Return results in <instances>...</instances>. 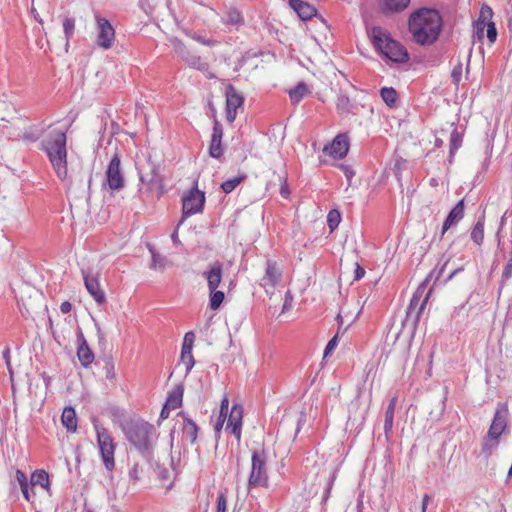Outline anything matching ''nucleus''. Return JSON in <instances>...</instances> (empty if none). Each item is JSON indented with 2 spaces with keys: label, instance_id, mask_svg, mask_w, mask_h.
<instances>
[{
  "label": "nucleus",
  "instance_id": "nucleus-40",
  "mask_svg": "<svg viewBox=\"0 0 512 512\" xmlns=\"http://www.w3.org/2000/svg\"><path fill=\"white\" fill-rule=\"evenodd\" d=\"M341 221V214L338 210L333 209L327 215V225L330 231H334Z\"/></svg>",
  "mask_w": 512,
  "mask_h": 512
},
{
  "label": "nucleus",
  "instance_id": "nucleus-63",
  "mask_svg": "<svg viewBox=\"0 0 512 512\" xmlns=\"http://www.w3.org/2000/svg\"><path fill=\"white\" fill-rule=\"evenodd\" d=\"M306 418H307L306 413L304 411H301L298 421H297L296 433H298L300 431L302 425L306 422Z\"/></svg>",
  "mask_w": 512,
  "mask_h": 512
},
{
  "label": "nucleus",
  "instance_id": "nucleus-24",
  "mask_svg": "<svg viewBox=\"0 0 512 512\" xmlns=\"http://www.w3.org/2000/svg\"><path fill=\"white\" fill-rule=\"evenodd\" d=\"M223 130H213L209 145V155L212 158L219 159L225 151V147L222 144Z\"/></svg>",
  "mask_w": 512,
  "mask_h": 512
},
{
  "label": "nucleus",
  "instance_id": "nucleus-23",
  "mask_svg": "<svg viewBox=\"0 0 512 512\" xmlns=\"http://www.w3.org/2000/svg\"><path fill=\"white\" fill-rule=\"evenodd\" d=\"M178 415L183 418V435L190 440L191 444H194L199 430L197 424L184 411H180Z\"/></svg>",
  "mask_w": 512,
  "mask_h": 512
},
{
  "label": "nucleus",
  "instance_id": "nucleus-15",
  "mask_svg": "<svg viewBox=\"0 0 512 512\" xmlns=\"http://www.w3.org/2000/svg\"><path fill=\"white\" fill-rule=\"evenodd\" d=\"M242 418L243 407L239 404H233L228 417L226 430L230 431V433L237 439V441L241 440Z\"/></svg>",
  "mask_w": 512,
  "mask_h": 512
},
{
  "label": "nucleus",
  "instance_id": "nucleus-43",
  "mask_svg": "<svg viewBox=\"0 0 512 512\" xmlns=\"http://www.w3.org/2000/svg\"><path fill=\"white\" fill-rule=\"evenodd\" d=\"M16 480L18 481V483L21 487L23 496L25 497V499L27 501H29V496H27V485H29L30 483H28L26 474L24 472H22L21 470H17L16 471Z\"/></svg>",
  "mask_w": 512,
  "mask_h": 512
},
{
  "label": "nucleus",
  "instance_id": "nucleus-51",
  "mask_svg": "<svg viewBox=\"0 0 512 512\" xmlns=\"http://www.w3.org/2000/svg\"><path fill=\"white\" fill-rule=\"evenodd\" d=\"M193 39L202 45L210 46V47H213L218 43L216 40H213L210 38H205L204 36L199 35V34L193 35Z\"/></svg>",
  "mask_w": 512,
  "mask_h": 512
},
{
  "label": "nucleus",
  "instance_id": "nucleus-28",
  "mask_svg": "<svg viewBox=\"0 0 512 512\" xmlns=\"http://www.w3.org/2000/svg\"><path fill=\"white\" fill-rule=\"evenodd\" d=\"M223 23L236 28H239L244 24V17L240 10L235 7H231L227 10Z\"/></svg>",
  "mask_w": 512,
  "mask_h": 512
},
{
  "label": "nucleus",
  "instance_id": "nucleus-32",
  "mask_svg": "<svg viewBox=\"0 0 512 512\" xmlns=\"http://www.w3.org/2000/svg\"><path fill=\"white\" fill-rule=\"evenodd\" d=\"M353 105L345 94H339L336 101V109L340 116H347L351 113Z\"/></svg>",
  "mask_w": 512,
  "mask_h": 512
},
{
  "label": "nucleus",
  "instance_id": "nucleus-36",
  "mask_svg": "<svg viewBox=\"0 0 512 512\" xmlns=\"http://www.w3.org/2000/svg\"><path fill=\"white\" fill-rule=\"evenodd\" d=\"M380 96L389 107H394L398 99L397 92L392 87L382 88L380 90Z\"/></svg>",
  "mask_w": 512,
  "mask_h": 512
},
{
  "label": "nucleus",
  "instance_id": "nucleus-31",
  "mask_svg": "<svg viewBox=\"0 0 512 512\" xmlns=\"http://www.w3.org/2000/svg\"><path fill=\"white\" fill-rule=\"evenodd\" d=\"M309 89L304 82H299L294 88L289 91V96L293 104H298L307 95Z\"/></svg>",
  "mask_w": 512,
  "mask_h": 512
},
{
  "label": "nucleus",
  "instance_id": "nucleus-25",
  "mask_svg": "<svg viewBox=\"0 0 512 512\" xmlns=\"http://www.w3.org/2000/svg\"><path fill=\"white\" fill-rule=\"evenodd\" d=\"M500 443V437L495 435H487L483 438L481 444V455H483L486 459L489 458L492 453L497 449Z\"/></svg>",
  "mask_w": 512,
  "mask_h": 512
},
{
  "label": "nucleus",
  "instance_id": "nucleus-34",
  "mask_svg": "<svg viewBox=\"0 0 512 512\" xmlns=\"http://www.w3.org/2000/svg\"><path fill=\"white\" fill-rule=\"evenodd\" d=\"M148 248L152 255V262L150 268L154 270L164 271L167 262L166 257L159 254L153 246L149 245Z\"/></svg>",
  "mask_w": 512,
  "mask_h": 512
},
{
  "label": "nucleus",
  "instance_id": "nucleus-12",
  "mask_svg": "<svg viewBox=\"0 0 512 512\" xmlns=\"http://www.w3.org/2000/svg\"><path fill=\"white\" fill-rule=\"evenodd\" d=\"M350 143L346 133L338 134L333 141L323 148V152L335 159L344 158L349 151Z\"/></svg>",
  "mask_w": 512,
  "mask_h": 512
},
{
  "label": "nucleus",
  "instance_id": "nucleus-14",
  "mask_svg": "<svg viewBox=\"0 0 512 512\" xmlns=\"http://www.w3.org/2000/svg\"><path fill=\"white\" fill-rule=\"evenodd\" d=\"M84 284L89 292V294L93 297L95 302L98 305H103L106 303V295L104 290L100 286L99 278L97 275H92L86 271H82Z\"/></svg>",
  "mask_w": 512,
  "mask_h": 512
},
{
  "label": "nucleus",
  "instance_id": "nucleus-57",
  "mask_svg": "<svg viewBox=\"0 0 512 512\" xmlns=\"http://www.w3.org/2000/svg\"><path fill=\"white\" fill-rule=\"evenodd\" d=\"M292 301H293V295H292L291 291L288 290L285 293V299H284V304L282 307V312L288 311L291 308Z\"/></svg>",
  "mask_w": 512,
  "mask_h": 512
},
{
  "label": "nucleus",
  "instance_id": "nucleus-50",
  "mask_svg": "<svg viewBox=\"0 0 512 512\" xmlns=\"http://www.w3.org/2000/svg\"><path fill=\"white\" fill-rule=\"evenodd\" d=\"M194 341H195V334L192 331L187 332L184 336L182 348L183 349H192Z\"/></svg>",
  "mask_w": 512,
  "mask_h": 512
},
{
  "label": "nucleus",
  "instance_id": "nucleus-41",
  "mask_svg": "<svg viewBox=\"0 0 512 512\" xmlns=\"http://www.w3.org/2000/svg\"><path fill=\"white\" fill-rule=\"evenodd\" d=\"M245 178V176L235 177L229 179L221 184V188L224 193H231Z\"/></svg>",
  "mask_w": 512,
  "mask_h": 512
},
{
  "label": "nucleus",
  "instance_id": "nucleus-49",
  "mask_svg": "<svg viewBox=\"0 0 512 512\" xmlns=\"http://www.w3.org/2000/svg\"><path fill=\"white\" fill-rule=\"evenodd\" d=\"M338 345V335L333 336L327 343L324 350V358L328 357Z\"/></svg>",
  "mask_w": 512,
  "mask_h": 512
},
{
  "label": "nucleus",
  "instance_id": "nucleus-19",
  "mask_svg": "<svg viewBox=\"0 0 512 512\" xmlns=\"http://www.w3.org/2000/svg\"><path fill=\"white\" fill-rule=\"evenodd\" d=\"M464 217V200H460L449 212L441 230V237L454 225H456Z\"/></svg>",
  "mask_w": 512,
  "mask_h": 512
},
{
  "label": "nucleus",
  "instance_id": "nucleus-64",
  "mask_svg": "<svg viewBox=\"0 0 512 512\" xmlns=\"http://www.w3.org/2000/svg\"><path fill=\"white\" fill-rule=\"evenodd\" d=\"M60 310L63 314H68L72 310V304L69 301H64L60 305Z\"/></svg>",
  "mask_w": 512,
  "mask_h": 512
},
{
  "label": "nucleus",
  "instance_id": "nucleus-8",
  "mask_svg": "<svg viewBox=\"0 0 512 512\" xmlns=\"http://www.w3.org/2000/svg\"><path fill=\"white\" fill-rule=\"evenodd\" d=\"M96 41L95 44L104 50L110 49L115 41V30L110 21L100 15L95 16Z\"/></svg>",
  "mask_w": 512,
  "mask_h": 512
},
{
  "label": "nucleus",
  "instance_id": "nucleus-62",
  "mask_svg": "<svg viewBox=\"0 0 512 512\" xmlns=\"http://www.w3.org/2000/svg\"><path fill=\"white\" fill-rule=\"evenodd\" d=\"M393 421H394V418H385V421H384V432H385L386 436H388L389 433H391V431H392Z\"/></svg>",
  "mask_w": 512,
  "mask_h": 512
},
{
  "label": "nucleus",
  "instance_id": "nucleus-1",
  "mask_svg": "<svg viewBox=\"0 0 512 512\" xmlns=\"http://www.w3.org/2000/svg\"><path fill=\"white\" fill-rule=\"evenodd\" d=\"M408 25L413 40L417 44L431 45L439 37L442 18L438 11L422 8L411 14Z\"/></svg>",
  "mask_w": 512,
  "mask_h": 512
},
{
  "label": "nucleus",
  "instance_id": "nucleus-22",
  "mask_svg": "<svg viewBox=\"0 0 512 512\" xmlns=\"http://www.w3.org/2000/svg\"><path fill=\"white\" fill-rule=\"evenodd\" d=\"M281 276H282V271L277 266V263L270 259L267 260L265 276L262 279V281L264 282L263 285L269 284L272 287H275L276 284L280 281Z\"/></svg>",
  "mask_w": 512,
  "mask_h": 512
},
{
  "label": "nucleus",
  "instance_id": "nucleus-60",
  "mask_svg": "<svg viewBox=\"0 0 512 512\" xmlns=\"http://www.w3.org/2000/svg\"><path fill=\"white\" fill-rule=\"evenodd\" d=\"M365 275V269L358 263H356L355 271H354V280L358 281L362 279Z\"/></svg>",
  "mask_w": 512,
  "mask_h": 512
},
{
  "label": "nucleus",
  "instance_id": "nucleus-52",
  "mask_svg": "<svg viewBox=\"0 0 512 512\" xmlns=\"http://www.w3.org/2000/svg\"><path fill=\"white\" fill-rule=\"evenodd\" d=\"M227 499L224 493H220L217 497V510L216 512H226Z\"/></svg>",
  "mask_w": 512,
  "mask_h": 512
},
{
  "label": "nucleus",
  "instance_id": "nucleus-38",
  "mask_svg": "<svg viewBox=\"0 0 512 512\" xmlns=\"http://www.w3.org/2000/svg\"><path fill=\"white\" fill-rule=\"evenodd\" d=\"M181 361L186 367V373H189L195 364L192 349H181Z\"/></svg>",
  "mask_w": 512,
  "mask_h": 512
},
{
  "label": "nucleus",
  "instance_id": "nucleus-59",
  "mask_svg": "<svg viewBox=\"0 0 512 512\" xmlns=\"http://www.w3.org/2000/svg\"><path fill=\"white\" fill-rule=\"evenodd\" d=\"M426 282L427 280H425L424 282H422L418 288L416 289V291L414 292L413 296H417V300H420L422 301V297L423 295L425 294V290H426Z\"/></svg>",
  "mask_w": 512,
  "mask_h": 512
},
{
  "label": "nucleus",
  "instance_id": "nucleus-10",
  "mask_svg": "<svg viewBox=\"0 0 512 512\" xmlns=\"http://www.w3.org/2000/svg\"><path fill=\"white\" fill-rule=\"evenodd\" d=\"M160 170V165L149 159L146 167L140 170V180L142 183H147L150 189H160L163 193V179Z\"/></svg>",
  "mask_w": 512,
  "mask_h": 512
},
{
  "label": "nucleus",
  "instance_id": "nucleus-30",
  "mask_svg": "<svg viewBox=\"0 0 512 512\" xmlns=\"http://www.w3.org/2000/svg\"><path fill=\"white\" fill-rule=\"evenodd\" d=\"M463 132H459L458 130H453L450 135V149H449V163L453 162V157L456 151L461 147L463 141Z\"/></svg>",
  "mask_w": 512,
  "mask_h": 512
},
{
  "label": "nucleus",
  "instance_id": "nucleus-6",
  "mask_svg": "<svg viewBox=\"0 0 512 512\" xmlns=\"http://www.w3.org/2000/svg\"><path fill=\"white\" fill-rule=\"evenodd\" d=\"M94 427L103 464L107 470L112 471L115 466L114 453L116 444L106 428L99 426L96 422H94Z\"/></svg>",
  "mask_w": 512,
  "mask_h": 512
},
{
  "label": "nucleus",
  "instance_id": "nucleus-27",
  "mask_svg": "<svg viewBox=\"0 0 512 512\" xmlns=\"http://www.w3.org/2000/svg\"><path fill=\"white\" fill-rule=\"evenodd\" d=\"M184 394V387L182 384L176 385L171 392H169L165 405L171 409H176L182 405Z\"/></svg>",
  "mask_w": 512,
  "mask_h": 512
},
{
  "label": "nucleus",
  "instance_id": "nucleus-56",
  "mask_svg": "<svg viewBox=\"0 0 512 512\" xmlns=\"http://www.w3.org/2000/svg\"><path fill=\"white\" fill-rule=\"evenodd\" d=\"M487 38L491 43L496 41L497 29L495 23H490L489 25H487Z\"/></svg>",
  "mask_w": 512,
  "mask_h": 512
},
{
  "label": "nucleus",
  "instance_id": "nucleus-20",
  "mask_svg": "<svg viewBox=\"0 0 512 512\" xmlns=\"http://www.w3.org/2000/svg\"><path fill=\"white\" fill-rule=\"evenodd\" d=\"M430 291L425 294L422 301L417 300V296H412L409 306L407 308V319L413 318V324L416 325L420 319V315L423 312L427 301L429 299Z\"/></svg>",
  "mask_w": 512,
  "mask_h": 512
},
{
  "label": "nucleus",
  "instance_id": "nucleus-9",
  "mask_svg": "<svg viewBox=\"0 0 512 512\" xmlns=\"http://www.w3.org/2000/svg\"><path fill=\"white\" fill-rule=\"evenodd\" d=\"M173 49L189 67L197 69L199 71H205L208 68L207 63L203 62L201 57L194 52L190 51L182 41L174 39L172 41Z\"/></svg>",
  "mask_w": 512,
  "mask_h": 512
},
{
  "label": "nucleus",
  "instance_id": "nucleus-21",
  "mask_svg": "<svg viewBox=\"0 0 512 512\" xmlns=\"http://www.w3.org/2000/svg\"><path fill=\"white\" fill-rule=\"evenodd\" d=\"M291 8L302 20H309L316 14L314 6L302 0H289Z\"/></svg>",
  "mask_w": 512,
  "mask_h": 512
},
{
  "label": "nucleus",
  "instance_id": "nucleus-42",
  "mask_svg": "<svg viewBox=\"0 0 512 512\" xmlns=\"http://www.w3.org/2000/svg\"><path fill=\"white\" fill-rule=\"evenodd\" d=\"M63 30L68 45L69 39L73 36L75 30V20L73 18L66 17L63 20Z\"/></svg>",
  "mask_w": 512,
  "mask_h": 512
},
{
  "label": "nucleus",
  "instance_id": "nucleus-45",
  "mask_svg": "<svg viewBox=\"0 0 512 512\" xmlns=\"http://www.w3.org/2000/svg\"><path fill=\"white\" fill-rule=\"evenodd\" d=\"M512 277V252L510 253V258L508 259L502 275H501V283L504 285L510 278Z\"/></svg>",
  "mask_w": 512,
  "mask_h": 512
},
{
  "label": "nucleus",
  "instance_id": "nucleus-53",
  "mask_svg": "<svg viewBox=\"0 0 512 512\" xmlns=\"http://www.w3.org/2000/svg\"><path fill=\"white\" fill-rule=\"evenodd\" d=\"M105 375L107 379L115 378V367L112 359H108L105 364Z\"/></svg>",
  "mask_w": 512,
  "mask_h": 512
},
{
  "label": "nucleus",
  "instance_id": "nucleus-47",
  "mask_svg": "<svg viewBox=\"0 0 512 512\" xmlns=\"http://www.w3.org/2000/svg\"><path fill=\"white\" fill-rule=\"evenodd\" d=\"M462 70H463L462 63H461V61H458L457 65H455L453 67L452 72H451L452 81L455 84L460 82L461 76H462Z\"/></svg>",
  "mask_w": 512,
  "mask_h": 512
},
{
  "label": "nucleus",
  "instance_id": "nucleus-48",
  "mask_svg": "<svg viewBox=\"0 0 512 512\" xmlns=\"http://www.w3.org/2000/svg\"><path fill=\"white\" fill-rule=\"evenodd\" d=\"M142 474V468L138 463H135L129 471V478L131 481L137 482Z\"/></svg>",
  "mask_w": 512,
  "mask_h": 512
},
{
  "label": "nucleus",
  "instance_id": "nucleus-11",
  "mask_svg": "<svg viewBox=\"0 0 512 512\" xmlns=\"http://www.w3.org/2000/svg\"><path fill=\"white\" fill-rule=\"evenodd\" d=\"M120 157L116 153L111 158L106 170L107 183L110 189L119 190L124 186V177L120 168Z\"/></svg>",
  "mask_w": 512,
  "mask_h": 512
},
{
  "label": "nucleus",
  "instance_id": "nucleus-17",
  "mask_svg": "<svg viewBox=\"0 0 512 512\" xmlns=\"http://www.w3.org/2000/svg\"><path fill=\"white\" fill-rule=\"evenodd\" d=\"M77 342V357L81 365L87 368L89 365L93 363L95 356L80 329L77 334Z\"/></svg>",
  "mask_w": 512,
  "mask_h": 512
},
{
  "label": "nucleus",
  "instance_id": "nucleus-61",
  "mask_svg": "<svg viewBox=\"0 0 512 512\" xmlns=\"http://www.w3.org/2000/svg\"><path fill=\"white\" fill-rule=\"evenodd\" d=\"M339 167L343 170V172L348 180H351L353 178V176L355 175V173L351 169V167L344 165V164H340Z\"/></svg>",
  "mask_w": 512,
  "mask_h": 512
},
{
  "label": "nucleus",
  "instance_id": "nucleus-5",
  "mask_svg": "<svg viewBox=\"0 0 512 512\" xmlns=\"http://www.w3.org/2000/svg\"><path fill=\"white\" fill-rule=\"evenodd\" d=\"M266 453L264 450H254L251 457V471L248 479V487H267L268 474L266 468Z\"/></svg>",
  "mask_w": 512,
  "mask_h": 512
},
{
  "label": "nucleus",
  "instance_id": "nucleus-35",
  "mask_svg": "<svg viewBox=\"0 0 512 512\" xmlns=\"http://www.w3.org/2000/svg\"><path fill=\"white\" fill-rule=\"evenodd\" d=\"M31 486L40 485L42 488L49 487V474L45 470H37L31 476Z\"/></svg>",
  "mask_w": 512,
  "mask_h": 512
},
{
  "label": "nucleus",
  "instance_id": "nucleus-16",
  "mask_svg": "<svg viewBox=\"0 0 512 512\" xmlns=\"http://www.w3.org/2000/svg\"><path fill=\"white\" fill-rule=\"evenodd\" d=\"M203 277L207 280L209 292L217 289L222 281L223 277V263L216 260L212 262L208 269L203 272Z\"/></svg>",
  "mask_w": 512,
  "mask_h": 512
},
{
  "label": "nucleus",
  "instance_id": "nucleus-54",
  "mask_svg": "<svg viewBox=\"0 0 512 512\" xmlns=\"http://www.w3.org/2000/svg\"><path fill=\"white\" fill-rule=\"evenodd\" d=\"M397 404V397H392L385 411V418H394L395 407Z\"/></svg>",
  "mask_w": 512,
  "mask_h": 512
},
{
  "label": "nucleus",
  "instance_id": "nucleus-39",
  "mask_svg": "<svg viewBox=\"0 0 512 512\" xmlns=\"http://www.w3.org/2000/svg\"><path fill=\"white\" fill-rule=\"evenodd\" d=\"M18 137L26 144L34 143L41 137V130H26Z\"/></svg>",
  "mask_w": 512,
  "mask_h": 512
},
{
  "label": "nucleus",
  "instance_id": "nucleus-2",
  "mask_svg": "<svg viewBox=\"0 0 512 512\" xmlns=\"http://www.w3.org/2000/svg\"><path fill=\"white\" fill-rule=\"evenodd\" d=\"M123 432L131 445L143 457L150 459L153 454L155 427L143 420L131 421L123 426Z\"/></svg>",
  "mask_w": 512,
  "mask_h": 512
},
{
  "label": "nucleus",
  "instance_id": "nucleus-3",
  "mask_svg": "<svg viewBox=\"0 0 512 512\" xmlns=\"http://www.w3.org/2000/svg\"><path fill=\"white\" fill-rule=\"evenodd\" d=\"M67 137L62 131L51 133L42 142V149L46 152L52 167L59 179L67 178Z\"/></svg>",
  "mask_w": 512,
  "mask_h": 512
},
{
  "label": "nucleus",
  "instance_id": "nucleus-4",
  "mask_svg": "<svg viewBox=\"0 0 512 512\" xmlns=\"http://www.w3.org/2000/svg\"><path fill=\"white\" fill-rule=\"evenodd\" d=\"M371 41L374 48L392 62L405 63L409 60L406 48L392 39L381 27L372 28Z\"/></svg>",
  "mask_w": 512,
  "mask_h": 512
},
{
  "label": "nucleus",
  "instance_id": "nucleus-37",
  "mask_svg": "<svg viewBox=\"0 0 512 512\" xmlns=\"http://www.w3.org/2000/svg\"><path fill=\"white\" fill-rule=\"evenodd\" d=\"M225 298V295H224V292L223 291H220V290H213V292H210V302H209V306L212 310H217L223 300Z\"/></svg>",
  "mask_w": 512,
  "mask_h": 512
},
{
  "label": "nucleus",
  "instance_id": "nucleus-7",
  "mask_svg": "<svg viewBox=\"0 0 512 512\" xmlns=\"http://www.w3.org/2000/svg\"><path fill=\"white\" fill-rule=\"evenodd\" d=\"M182 217L178 222V226L182 225L185 219L193 214L202 212L205 203V193L197 188V183L182 198Z\"/></svg>",
  "mask_w": 512,
  "mask_h": 512
},
{
  "label": "nucleus",
  "instance_id": "nucleus-58",
  "mask_svg": "<svg viewBox=\"0 0 512 512\" xmlns=\"http://www.w3.org/2000/svg\"><path fill=\"white\" fill-rule=\"evenodd\" d=\"M228 407H229V399L227 396H224L223 399L221 400L219 416L227 417Z\"/></svg>",
  "mask_w": 512,
  "mask_h": 512
},
{
  "label": "nucleus",
  "instance_id": "nucleus-44",
  "mask_svg": "<svg viewBox=\"0 0 512 512\" xmlns=\"http://www.w3.org/2000/svg\"><path fill=\"white\" fill-rule=\"evenodd\" d=\"M492 17H493V10L490 6L484 4L482 5L481 9H480V13H479V17L478 19L484 21L487 23V25H489L490 23H494L492 21Z\"/></svg>",
  "mask_w": 512,
  "mask_h": 512
},
{
  "label": "nucleus",
  "instance_id": "nucleus-26",
  "mask_svg": "<svg viewBox=\"0 0 512 512\" xmlns=\"http://www.w3.org/2000/svg\"><path fill=\"white\" fill-rule=\"evenodd\" d=\"M410 0H383L382 11L385 14L399 13L406 9Z\"/></svg>",
  "mask_w": 512,
  "mask_h": 512
},
{
  "label": "nucleus",
  "instance_id": "nucleus-18",
  "mask_svg": "<svg viewBox=\"0 0 512 512\" xmlns=\"http://www.w3.org/2000/svg\"><path fill=\"white\" fill-rule=\"evenodd\" d=\"M243 103V97L236 90L229 86L226 92L227 119L232 122L236 117V110Z\"/></svg>",
  "mask_w": 512,
  "mask_h": 512
},
{
  "label": "nucleus",
  "instance_id": "nucleus-46",
  "mask_svg": "<svg viewBox=\"0 0 512 512\" xmlns=\"http://www.w3.org/2000/svg\"><path fill=\"white\" fill-rule=\"evenodd\" d=\"M407 161L401 157L395 159L393 171L396 177L399 179L401 176V172L407 169Z\"/></svg>",
  "mask_w": 512,
  "mask_h": 512
},
{
  "label": "nucleus",
  "instance_id": "nucleus-33",
  "mask_svg": "<svg viewBox=\"0 0 512 512\" xmlns=\"http://www.w3.org/2000/svg\"><path fill=\"white\" fill-rule=\"evenodd\" d=\"M484 223L485 216L481 215L471 231V239L477 244L481 245L484 239Z\"/></svg>",
  "mask_w": 512,
  "mask_h": 512
},
{
  "label": "nucleus",
  "instance_id": "nucleus-29",
  "mask_svg": "<svg viewBox=\"0 0 512 512\" xmlns=\"http://www.w3.org/2000/svg\"><path fill=\"white\" fill-rule=\"evenodd\" d=\"M62 424L69 432H76L77 430V417L74 408L66 407L61 416Z\"/></svg>",
  "mask_w": 512,
  "mask_h": 512
},
{
  "label": "nucleus",
  "instance_id": "nucleus-55",
  "mask_svg": "<svg viewBox=\"0 0 512 512\" xmlns=\"http://www.w3.org/2000/svg\"><path fill=\"white\" fill-rule=\"evenodd\" d=\"M485 27H487V23L480 20V19H477L474 23V30H475V33L477 35V37L479 39H481L483 37V33H484V29Z\"/></svg>",
  "mask_w": 512,
  "mask_h": 512
},
{
  "label": "nucleus",
  "instance_id": "nucleus-13",
  "mask_svg": "<svg viewBox=\"0 0 512 512\" xmlns=\"http://www.w3.org/2000/svg\"><path fill=\"white\" fill-rule=\"evenodd\" d=\"M509 410L506 402H500L497 405L492 423L488 430L490 435H495L500 437L504 432L507 426V418H508Z\"/></svg>",
  "mask_w": 512,
  "mask_h": 512
}]
</instances>
